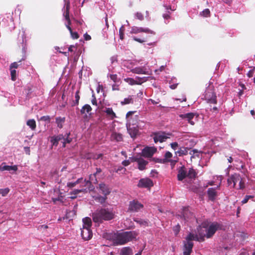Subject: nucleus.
<instances>
[{
    "instance_id": "5fc2aeb1",
    "label": "nucleus",
    "mask_w": 255,
    "mask_h": 255,
    "mask_svg": "<svg viewBox=\"0 0 255 255\" xmlns=\"http://www.w3.org/2000/svg\"><path fill=\"white\" fill-rule=\"evenodd\" d=\"M175 80V79H172L171 81L170 82V84L171 83V81H173L174 80ZM178 85V83H174L173 84H170V88L171 89H175L176 87H177V86Z\"/></svg>"
},
{
    "instance_id": "f8f14e48",
    "label": "nucleus",
    "mask_w": 255,
    "mask_h": 255,
    "mask_svg": "<svg viewBox=\"0 0 255 255\" xmlns=\"http://www.w3.org/2000/svg\"><path fill=\"white\" fill-rule=\"evenodd\" d=\"M135 79L136 80L131 78H127L124 79V81L130 85H134L136 84L140 85L142 83L147 81V78L145 77H136Z\"/></svg>"
},
{
    "instance_id": "c85d7f7f",
    "label": "nucleus",
    "mask_w": 255,
    "mask_h": 255,
    "mask_svg": "<svg viewBox=\"0 0 255 255\" xmlns=\"http://www.w3.org/2000/svg\"><path fill=\"white\" fill-rule=\"evenodd\" d=\"M92 110V108L89 105H85L81 110L82 114H88Z\"/></svg>"
},
{
    "instance_id": "dca6fc26",
    "label": "nucleus",
    "mask_w": 255,
    "mask_h": 255,
    "mask_svg": "<svg viewBox=\"0 0 255 255\" xmlns=\"http://www.w3.org/2000/svg\"><path fill=\"white\" fill-rule=\"evenodd\" d=\"M97 188L99 189L101 194L105 196H108L111 192V189L109 186L104 183H100Z\"/></svg>"
},
{
    "instance_id": "393cba45",
    "label": "nucleus",
    "mask_w": 255,
    "mask_h": 255,
    "mask_svg": "<svg viewBox=\"0 0 255 255\" xmlns=\"http://www.w3.org/2000/svg\"><path fill=\"white\" fill-rule=\"evenodd\" d=\"M121 255H132V249L129 247H124L123 248L120 252Z\"/></svg>"
},
{
    "instance_id": "338daca9",
    "label": "nucleus",
    "mask_w": 255,
    "mask_h": 255,
    "mask_svg": "<svg viewBox=\"0 0 255 255\" xmlns=\"http://www.w3.org/2000/svg\"><path fill=\"white\" fill-rule=\"evenodd\" d=\"M133 113V112H131V111H129V112H128L127 115H126L127 118H128V117L129 116L132 115Z\"/></svg>"
},
{
    "instance_id": "58836bf2",
    "label": "nucleus",
    "mask_w": 255,
    "mask_h": 255,
    "mask_svg": "<svg viewBox=\"0 0 255 255\" xmlns=\"http://www.w3.org/2000/svg\"><path fill=\"white\" fill-rule=\"evenodd\" d=\"M210 11L209 9L206 8L204 10H203L200 13V15H201L203 16L204 17H208L210 16Z\"/></svg>"
},
{
    "instance_id": "680f3d73",
    "label": "nucleus",
    "mask_w": 255,
    "mask_h": 255,
    "mask_svg": "<svg viewBox=\"0 0 255 255\" xmlns=\"http://www.w3.org/2000/svg\"><path fill=\"white\" fill-rule=\"evenodd\" d=\"M84 36V38L86 40H89L91 39V36L88 35L87 33L85 34Z\"/></svg>"
},
{
    "instance_id": "a18cd8bd",
    "label": "nucleus",
    "mask_w": 255,
    "mask_h": 255,
    "mask_svg": "<svg viewBox=\"0 0 255 255\" xmlns=\"http://www.w3.org/2000/svg\"><path fill=\"white\" fill-rule=\"evenodd\" d=\"M180 230V226L179 224L177 225L173 228V231L175 235H177Z\"/></svg>"
},
{
    "instance_id": "2f4dec72",
    "label": "nucleus",
    "mask_w": 255,
    "mask_h": 255,
    "mask_svg": "<svg viewBox=\"0 0 255 255\" xmlns=\"http://www.w3.org/2000/svg\"><path fill=\"white\" fill-rule=\"evenodd\" d=\"M133 99L131 96H129L128 98H125L123 101L121 102L122 105L133 103Z\"/></svg>"
},
{
    "instance_id": "49530a36",
    "label": "nucleus",
    "mask_w": 255,
    "mask_h": 255,
    "mask_svg": "<svg viewBox=\"0 0 255 255\" xmlns=\"http://www.w3.org/2000/svg\"><path fill=\"white\" fill-rule=\"evenodd\" d=\"M135 16L136 17V18H137L138 19L140 20H142L143 19V16L142 15V14L140 12H136L135 14Z\"/></svg>"
},
{
    "instance_id": "bb28decb",
    "label": "nucleus",
    "mask_w": 255,
    "mask_h": 255,
    "mask_svg": "<svg viewBox=\"0 0 255 255\" xmlns=\"http://www.w3.org/2000/svg\"><path fill=\"white\" fill-rule=\"evenodd\" d=\"M172 157V154L169 152L167 151L165 153L164 157L163 158L162 161L165 162V163L171 161V158Z\"/></svg>"
},
{
    "instance_id": "72a5a7b5",
    "label": "nucleus",
    "mask_w": 255,
    "mask_h": 255,
    "mask_svg": "<svg viewBox=\"0 0 255 255\" xmlns=\"http://www.w3.org/2000/svg\"><path fill=\"white\" fill-rule=\"evenodd\" d=\"M134 221L141 226H148V222L146 221L143 220L142 219H137V218L134 219Z\"/></svg>"
},
{
    "instance_id": "6e6d98bb",
    "label": "nucleus",
    "mask_w": 255,
    "mask_h": 255,
    "mask_svg": "<svg viewBox=\"0 0 255 255\" xmlns=\"http://www.w3.org/2000/svg\"><path fill=\"white\" fill-rule=\"evenodd\" d=\"M18 66V65L17 62H13L10 65V69H15L17 68Z\"/></svg>"
},
{
    "instance_id": "412c9836",
    "label": "nucleus",
    "mask_w": 255,
    "mask_h": 255,
    "mask_svg": "<svg viewBox=\"0 0 255 255\" xmlns=\"http://www.w3.org/2000/svg\"><path fill=\"white\" fill-rule=\"evenodd\" d=\"M134 160L137 162L138 164V168L140 170H143L145 169V167L148 163L147 161L140 157H135Z\"/></svg>"
},
{
    "instance_id": "052dcab7",
    "label": "nucleus",
    "mask_w": 255,
    "mask_h": 255,
    "mask_svg": "<svg viewBox=\"0 0 255 255\" xmlns=\"http://www.w3.org/2000/svg\"><path fill=\"white\" fill-rule=\"evenodd\" d=\"M129 164L130 161L129 160H125L122 162V164L125 166L128 165Z\"/></svg>"
},
{
    "instance_id": "7c9ffc66",
    "label": "nucleus",
    "mask_w": 255,
    "mask_h": 255,
    "mask_svg": "<svg viewBox=\"0 0 255 255\" xmlns=\"http://www.w3.org/2000/svg\"><path fill=\"white\" fill-rule=\"evenodd\" d=\"M102 172V170L100 168H97L96 169V172L95 173H94L93 174H91L89 177V179L91 181H95V182H97V180L96 178V175Z\"/></svg>"
},
{
    "instance_id": "b1692460",
    "label": "nucleus",
    "mask_w": 255,
    "mask_h": 255,
    "mask_svg": "<svg viewBox=\"0 0 255 255\" xmlns=\"http://www.w3.org/2000/svg\"><path fill=\"white\" fill-rule=\"evenodd\" d=\"M107 196H101L100 195L94 196L93 197L95 199V200L98 202L100 203L101 204H103L106 202V201L107 199Z\"/></svg>"
},
{
    "instance_id": "ddd939ff",
    "label": "nucleus",
    "mask_w": 255,
    "mask_h": 255,
    "mask_svg": "<svg viewBox=\"0 0 255 255\" xmlns=\"http://www.w3.org/2000/svg\"><path fill=\"white\" fill-rule=\"evenodd\" d=\"M170 133H166L164 132H158L154 134L153 139L154 141L156 143L157 142H162L165 141L167 138L170 137Z\"/></svg>"
},
{
    "instance_id": "603ef678",
    "label": "nucleus",
    "mask_w": 255,
    "mask_h": 255,
    "mask_svg": "<svg viewBox=\"0 0 255 255\" xmlns=\"http://www.w3.org/2000/svg\"><path fill=\"white\" fill-rule=\"evenodd\" d=\"M171 147L174 150H176L178 146L177 142H174L170 144Z\"/></svg>"
},
{
    "instance_id": "aec40b11",
    "label": "nucleus",
    "mask_w": 255,
    "mask_h": 255,
    "mask_svg": "<svg viewBox=\"0 0 255 255\" xmlns=\"http://www.w3.org/2000/svg\"><path fill=\"white\" fill-rule=\"evenodd\" d=\"M103 112L106 114V118L110 120H113L116 118V115L111 108H105Z\"/></svg>"
},
{
    "instance_id": "f03ea898",
    "label": "nucleus",
    "mask_w": 255,
    "mask_h": 255,
    "mask_svg": "<svg viewBox=\"0 0 255 255\" xmlns=\"http://www.w3.org/2000/svg\"><path fill=\"white\" fill-rule=\"evenodd\" d=\"M137 234L134 231L112 232L107 234L105 237L112 241L115 245H124L135 239Z\"/></svg>"
},
{
    "instance_id": "bf43d9fd",
    "label": "nucleus",
    "mask_w": 255,
    "mask_h": 255,
    "mask_svg": "<svg viewBox=\"0 0 255 255\" xmlns=\"http://www.w3.org/2000/svg\"><path fill=\"white\" fill-rule=\"evenodd\" d=\"M168 13H164L163 14V17L165 19V20L168 19L170 18V13L168 11Z\"/></svg>"
},
{
    "instance_id": "4c0bfd02",
    "label": "nucleus",
    "mask_w": 255,
    "mask_h": 255,
    "mask_svg": "<svg viewBox=\"0 0 255 255\" xmlns=\"http://www.w3.org/2000/svg\"><path fill=\"white\" fill-rule=\"evenodd\" d=\"M254 198V196L253 195H246L244 199L242 201V203L243 204H246L248 202V201L250 199H252Z\"/></svg>"
},
{
    "instance_id": "4be33fe9",
    "label": "nucleus",
    "mask_w": 255,
    "mask_h": 255,
    "mask_svg": "<svg viewBox=\"0 0 255 255\" xmlns=\"http://www.w3.org/2000/svg\"><path fill=\"white\" fill-rule=\"evenodd\" d=\"M131 71L137 74H148L147 69L144 66L135 67L132 69Z\"/></svg>"
},
{
    "instance_id": "8fccbe9b",
    "label": "nucleus",
    "mask_w": 255,
    "mask_h": 255,
    "mask_svg": "<svg viewBox=\"0 0 255 255\" xmlns=\"http://www.w3.org/2000/svg\"><path fill=\"white\" fill-rule=\"evenodd\" d=\"M54 136L56 138V139H57V140L58 141H61L62 142V141H63L64 136L62 134H59L57 136Z\"/></svg>"
},
{
    "instance_id": "69168bd1",
    "label": "nucleus",
    "mask_w": 255,
    "mask_h": 255,
    "mask_svg": "<svg viewBox=\"0 0 255 255\" xmlns=\"http://www.w3.org/2000/svg\"><path fill=\"white\" fill-rule=\"evenodd\" d=\"M112 89H113V90H119L118 86L114 84L112 86Z\"/></svg>"
},
{
    "instance_id": "ea45409f",
    "label": "nucleus",
    "mask_w": 255,
    "mask_h": 255,
    "mask_svg": "<svg viewBox=\"0 0 255 255\" xmlns=\"http://www.w3.org/2000/svg\"><path fill=\"white\" fill-rule=\"evenodd\" d=\"M11 80L14 81L16 78V71L15 69H10Z\"/></svg>"
},
{
    "instance_id": "5701e85b",
    "label": "nucleus",
    "mask_w": 255,
    "mask_h": 255,
    "mask_svg": "<svg viewBox=\"0 0 255 255\" xmlns=\"http://www.w3.org/2000/svg\"><path fill=\"white\" fill-rule=\"evenodd\" d=\"M111 138L113 141H121L123 140V135L120 133L113 131L112 133Z\"/></svg>"
},
{
    "instance_id": "e2e57ef3",
    "label": "nucleus",
    "mask_w": 255,
    "mask_h": 255,
    "mask_svg": "<svg viewBox=\"0 0 255 255\" xmlns=\"http://www.w3.org/2000/svg\"><path fill=\"white\" fill-rule=\"evenodd\" d=\"M162 160H163V158H155V159H154V161L156 162L160 163H165V162H163V161H162Z\"/></svg>"
},
{
    "instance_id": "f3484780",
    "label": "nucleus",
    "mask_w": 255,
    "mask_h": 255,
    "mask_svg": "<svg viewBox=\"0 0 255 255\" xmlns=\"http://www.w3.org/2000/svg\"><path fill=\"white\" fill-rule=\"evenodd\" d=\"M143 205L137 201L133 200L130 202L129 210L132 212H137L143 208Z\"/></svg>"
},
{
    "instance_id": "4d7b16f0",
    "label": "nucleus",
    "mask_w": 255,
    "mask_h": 255,
    "mask_svg": "<svg viewBox=\"0 0 255 255\" xmlns=\"http://www.w3.org/2000/svg\"><path fill=\"white\" fill-rule=\"evenodd\" d=\"M148 102L149 104L151 103V104L154 105V104H157L159 103V100H157V101H155V100H153L150 99L148 100Z\"/></svg>"
},
{
    "instance_id": "9d476101",
    "label": "nucleus",
    "mask_w": 255,
    "mask_h": 255,
    "mask_svg": "<svg viewBox=\"0 0 255 255\" xmlns=\"http://www.w3.org/2000/svg\"><path fill=\"white\" fill-rule=\"evenodd\" d=\"M144 32L147 34H151L152 35H155V32L153 30L150 29L147 27H142L137 26H132L130 28V31L129 32L131 34H138L140 33Z\"/></svg>"
},
{
    "instance_id": "423d86ee",
    "label": "nucleus",
    "mask_w": 255,
    "mask_h": 255,
    "mask_svg": "<svg viewBox=\"0 0 255 255\" xmlns=\"http://www.w3.org/2000/svg\"><path fill=\"white\" fill-rule=\"evenodd\" d=\"M83 227L81 229V236L84 240L88 241L91 239L93 236V233L91 229V220L89 217H86L83 219Z\"/></svg>"
},
{
    "instance_id": "20e7f679",
    "label": "nucleus",
    "mask_w": 255,
    "mask_h": 255,
    "mask_svg": "<svg viewBox=\"0 0 255 255\" xmlns=\"http://www.w3.org/2000/svg\"><path fill=\"white\" fill-rule=\"evenodd\" d=\"M196 175V171L192 168H187L184 166H182L178 168L177 179L185 184L190 183Z\"/></svg>"
},
{
    "instance_id": "7ed1b4c3",
    "label": "nucleus",
    "mask_w": 255,
    "mask_h": 255,
    "mask_svg": "<svg viewBox=\"0 0 255 255\" xmlns=\"http://www.w3.org/2000/svg\"><path fill=\"white\" fill-rule=\"evenodd\" d=\"M116 212L113 208H101L98 209L92 214L93 221L98 224L104 221H110L115 217Z\"/></svg>"
},
{
    "instance_id": "2eb2a0df",
    "label": "nucleus",
    "mask_w": 255,
    "mask_h": 255,
    "mask_svg": "<svg viewBox=\"0 0 255 255\" xmlns=\"http://www.w3.org/2000/svg\"><path fill=\"white\" fill-rule=\"evenodd\" d=\"M155 147H145L142 151V155L145 157H151L156 152Z\"/></svg>"
},
{
    "instance_id": "37998d69",
    "label": "nucleus",
    "mask_w": 255,
    "mask_h": 255,
    "mask_svg": "<svg viewBox=\"0 0 255 255\" xmlns=\"http://www.w3.org/2000/svg\"><path fill=\"white\" fill-rule=\"evenodd\" d=\"M124 31H125L124 26L123 25L121 26V27L120 28V30H119L120 37L121 39H124Z\"/></svg>"
},
{
    "instance_id": "f704fd0d",
    "label": "nucleus",
    "mask_w": 255,
    "mask_h": 255,
    "mask_svg": "<svg viewBox=\"0 0 255 255\" xmlns=\"http://www.w3.org/2000/svg\"><path fill=\"white\" fill-rule=\"evenodd\" d=\"M9 191L10 190L8 188L0 189V195H1L2 197H5L9 192Z\"/></svg>"
},
{
    "instance_id": "0eeeda50",
    "label": "nucleus",
    "mask_w": 255,
    "mask_h": 255,
    "mask_svg": "<svg viewBox=\"0 0 255 255\" xmlns=\"http://www.w3.org/2000/svg\"><path fill=\"white\" fill-rule=\"evenodd\" d=\"M70 8V4L68 2L66 5V9L64 12L63 15L64 16L66 20L67 21V23L65 24V25L67 29L70 32L71 36L73 39H77L79 37L78 34L76 32H73L72 30L71 27L70 26V24L71 23L70 20L69 18V11Z\"/></svg>"
},
{
    "instance_id": "f257e3e1",
    "label": "nucleus",
    "mask_w": 255,
    "mask_h": 255,
    "mask_svg": "<svg viewBox=\"0 0 255 255\" xmlns=\"http://www.w3.org/2000/svg\"><path fill=\"white\" fill-rule=\"evenodd\" d=\"M222 224L217 222H212L208 225L204 223L202 226H199L197 228L198 234H194L192 233H189L183 243V255H190L193 247V241L203 242L205 238H211L216 231L222 230Z\"/></svg>"
},
{
    "instance_id": "a878e982",
    "label": "nucleus",
    "mask_w": 255,
    "mask_h": 255,
    "mask_svg": "<svg viewBox=\"0 0 255 255\" xmlns=\"http://www.w3.org/2000/svg\"><path fill=\"white\" fill-rule=\"evenodd\" d=\"M55 120H56L55 122L57 125V127L59 128H63V124L65 123V118L64 117L62 118V117H57Z\"/></svg>"
},
{
    "instance_id": "774afa93",
    "label": "nucleus",
    "mask_w": 255,
    "mask_h": 255,
    "mask_svg": "<svg viewBox=\"0 0 255 255\" xmlns=\"http://www.w3.org/2000/svg\"><path fill=\"white\" fill-rule=\"evenodd\" d=\"M177 100H179L180 101V102H183V101H186V97L185 96H183V98L182 99H176Z\"/></svg>"
},
{
    "instance_id": "1a4fd4ad",
    "label": "nucleus",
    "mask_w": 255,
    "mask_h": 255,
    "mask_svg": "<svg viewBox=\"0 0 255 255\" xmlns=\"http://www.w3.org/2000/svg\"><path fill=\"white\" fill-rule=\"evenodd\" d=\"M180 118L187 121L191 125H194L197 121L198 115L196 113H188L179 115Z\"/></svg>"
},
{
    "instance_id": "c756f323",
    "label": "nucleus",
    "mask_w": 255,
    "mask_h": 255,
    "mask_svg": "<svg viewBox=\"0 0 255 255\" xmlns=\"http://www.w3.org/2000/svg\"><path fill=\"white\" fill-rule=\"evenodd\" d=\"M26 124L32 130H35L36 128V123L34 120L30 119L28 120L26 122Z\"/></svg>"
},
{
    "instance_id": "a19ab883",
    "label": "nucleus",
    "mask_w": 255,
    "mask_h": 255,
    "mask_svg": "<svg viewBox=\"0 0 255 255\" xmlns=\"http://www.w3.org/2000/svg\"><path fill=\"white\" fill-rule=\"evenodd\" d=\"M50 142L52 144L53 146H57L59 142V141L54 136L51 137Z\"/></svg>"
},
{
    "instance_id": "e433bc0d",
    "label": "nucleus",
    "mask_w": 255,
    "mask_h": 255,
    "mask_svg": "<svg viewBox=\"0 0 255 255\" xmlns=\"http://www.w3.org/2000/svg\"><path fill=\"white\" fill-rule=\"evenodd\" d=\"M69 134L70 133L67 134V137L65 138L64 137L63 141H62V142L63 143V147L65 146V145L66 143H70L71 141V140H72L71 138L69 137Z\"/></svg>"
},
{
    "instance_id": "09e8293b",
    "label": "nucleus",
    "mask_w": 255,
    "mask_h": 255,
    "mask_svg": "<svg viewBox=\"0 0 255 255\" xmlns=\"http://www.w3.org/2000/svg\"><path fill=\"white\" fill-rule=\"evenodd\" d=\"M4 163H3L1 166H0V170L1 171H4L7 170L8 169V165H3L4 164Z\"/></svg>"
},
{
    "instance_id": "9b49d317",
    "label": "nucleus",
    "mask_w": 255,
    "mask_h": 255,
    "mask_svg": "<svg viewBox=\"0 0 255 255\" xmlns=\"http://www.w3.org/2000/svg\"><path fill=\"white\" fill-rule=\"evenodd\" d=\"M79 179L80 181L78 185H79V189H84V192H87V189L88 188L89 191H92L94 189V187L91 185V182L90 180L84 179L83 178H80Z\"/></svg>"
},
{
    "instance_id": "13d9d810",
    "label": "nucleus",
    "mask_w": 255,
    "mask_h": 255,
    "mask_svg": "<svg viewBox=\"0 0 255 255\" xmlns=\"http://www.w3.org/2000/svg\"><path fill=\"white\" fill-rule=\"evenodd\" d=\"M96 91L97 93H100V91L103 92V87L102 85L98 84V87H97Z\"/></svg>"
},
{
    "instance_id": "39448f33",
    "label": "nucleus",
    "mask_w": 255,
    "mask_h": 255,
    "mask_svg": "<svg viewBox=\"0 0 255 255\" xmlns=\"http://www.w3.org/2000/svg\"><path fill=\"white\" fill-rule=\"evenodd\" d=\"M246 179L239 173H234L229 176L227 184L230 188L236 190H243L246 187Z\"/></svg>"
},
{
    "instance_id": "473e14b6",
    "label": "nucleus",
    "mask_w": 255,
    "mask_h": 255,
    "mask_svg": "<svg viewBox=\"0 0 255 255\" xmlns=\"http://www.w3.org/2000/svg\"><path fill=\"white\" fill-rule=\"evenodd\" d=\"M80 181V180L79 178L75 182H68L67 184V186L68 187L70 188H72L74 187H75L77 185L79 184V182Z\"/></svg>"
},
{
    "instance_id": "cd10ccee",
    "label": "nucleus",
    "mask_w": 255,
    "mask_h": 255,
    "mask_svg": "<svg viewBox=\"0 0 255 255\" xmlns=\"http://www.w3.org/2000/svg\"><path fill=\"white\" fill-rule=\"evenodd\" d=\"M84 189H79V188L77 189H74L72 191L70 192L69 194L71 196L70 198L71 199H75L76 198V195L80 193L84 192Z\"/></svg>"
},
{
    "instance_id": "4468645a",
    "label": "nucleus",
    "mask_w": 255,
    "mask_h": 255,
    "mask_svg": "<svg viewBox=\"0 0 255 255\" xmlns=\"http://www.w3.org/2000/svg\"><path fill=\"white\" fill-rule=\"evenodd\" d=\"M153 186V181L148 178L140 179L137 184V186L139 188H150Z\"/></svg>"
},
{
    "instance_id": "de8ad7c7",
    "label": "nucleus",
    "mask_w": 255,
    "mask_h": 255,
    "mask_svg": "<svg viewBox=\"0 0 255 255\" xmlns=\"http://www.w3.org/2000/svg\"><path fill=\"white\" fill-rule=\"evenodd\" d=\"M110 77L112 80H113L114 82H117L118 81V76L116 74H110Z\"/></svg>"
},
{
    "instance_id": "6e6552de",
    "label": "nucleus",
    "mask_w": 255,
    "mask_h": 255,
    "mask_svg": "<svg viewBox=\"0 0 255 255\" xmlns=\"http://www.w3.org/2000/svg\"><path fill=\"white\" fill-rule=\"evenodd\" d=\"M205 98L208 103L216 104L217 103V97L214 92L213 86L209 85L205 92Z\"/></svg>"
},
{
    "instance_id": "0e129e2a",
    "label": "nucleus",
    "mask_w": 255,
    "mask_h": 255,
    "mask_svg": "<svg viewBox=\"0 0 255 255\" xmlns=\"http://www.w3.org/2000/svg\"><path fill=\"white\" fill-rule=\"evenodd\" d=\"M254 74V71L253 70H250L249 71V72L247 73V75L249 77H252L253 76Z\"/></svg>"
},
{
    "instance_id": "6ab92c4d",
    "label": "nucleus",
    "mask_w": 255,
    "mask_h": 255,
    "mask_svg": "<svg viewBox=\"0 0 255 255\" xmlns=\"http://www.w3.org/2000/svg\"><path fill=\"white\" fill-rule=\"evenodd\" d=\"M220 186H217L216 188H209L207 191V194L209 200L212 201H214L217 196V192H216V189L219 188Z\"/></svg>"
},
{
    "instance_id": "a211bd4d",
    "label": "nucleus",
    "mask_w": 255,
    "mask_h": 255,
    "mask_svg": "<svg viewBox=\"0 0 255 255\" xmlns=\"http://www.w3.org/2000/svg\"><path fill=\"white\" fill-rule=\"evenodd\" d=\"M192 216L191 212L189 211L188 207H185L183 209L182 213L181 215H178V218L180 219L184 220L185 222L188 221V219L191 217Z\"/></svg>"
},
{
    "instance_id": "c9c22d12",
    "label": "nucleus",
    "mask_w": 255,
    "mask_h": 255,
    "mask_svg": "<svg viewBox=\"0 0 255 255\" xmlns=\"http://www.w3.org/2000/svg\"><path fill=\"white\" fill-rule=\"evenodd\" d=\"M17 166L16 165L13 166L8 165L7 171H9L10 173H14L17 170Z\"/></svg>"
},
{
    "instance_id": "c03bdc74",
    "label": "nucleus",
    "mask_w": 255,
    "mask_h": 255,
    "mask_svg": "<svg viewBox=\"0 0 255 255\" xmlns=\"http://www.w3.org/2000/svg\"><path fill=\"white\" fill-rule=\"evenodd\" d=\"M40 120L41 121H45L49 123L50 121V118L49 116H44L41 117L40 118Z\"/></svg>"
},
{
    "instance_id": "79ce46f5",
    "label": "nucleus",
    "mask_w": 255,
    "mask_h": 255,
    "mask_svg": "<svg viewBox=\"0 0 255 255\" xmlns=\"http://www.w3.org/2000/svg\"><path fill=\"white\" fill-rule=\"evenodd\" d=\"M75 101H74L75 105H77L79 103L80 100L79 91H77L75 95Z\"/></svg>"
},
{
    "instance_id": "3c124183",
    "label": "nucleus",
    "mask_w": 255,
    "mask_h": 255,
    "mask_svg": "<svg viewBox=\"0 0 255 255\" xmlns=\"http://www.w3.org/2000/svg\"><path fill=\"white\" fill-rule=\"evenodd\" d=\"M92 104L93 105H96L97 106V100H96V98L95 96V95L94 94H93L92 95Z\"/></svg>"
},
{
    "instance_id": "864d4df0",
    "label": "nucleus",
    "mask_w": 255,
    "mask_h": 255,
    "mask_svg": "<svg viewBox=\"0 0 255 255\" xmlns=\"http://www.w3.org/2000/svg\"><path fill=\"white\" fill-rule=\"evenodd\" d=\"M133 39L135 41H137L138 42H139V43H143L144 42H145V40H143V39H140V38H137L135 36H133Z\"/></svg>"
}]
</instances>
